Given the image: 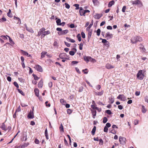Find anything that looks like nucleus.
Returning <instances> with one entry per match:
<instances>
[{"mask_svg":"<svg viewBox=\"0 0 148 148\" xmlns=\"http://www.w3.org/2000/svg\"><path fill=\"white\" fill-rule=\"evenodd\" d=\"M145 71L143 70H140L138 72L136 77L138 79L142 80L145 77Z\"/></svg>","mask_w":148,"mask_h":148,"instance_id":"1","label":"nucleus"},{"mask_svg":"<svg viewBox=\"0 0 148 148\" xmlns=\"http://www.w3.org/2000/svg\"><path fill=\"white\" fill-rule=\"evenodd\" d=\"M119 141L121 144L124 145L126 143V139L125 138L120 136L119 137Z\"/></svg>","mask_w":148,"mask_h":148,"instance_id":"2","label":"nucleus"},{"mask_svg":"<svg viewBox=\"0 0 148 148\" xmlns=\"http://www.w3.org/2000/svg\"><path fill=\"white\" fill-rule=\"evenodd\" d=\"M59 57L60 58L62 59L67 60L68 59L66 54L64 53H62L60 54L59 55Z\"/></svg>","mask_w":148,"mask_h":148,"instance_id":"3","label":"nucleus"},{"mask_svg":"<svg viewBox=\"0 0 148 148\" xmlns=\"http://www.w3.org/2000/svg\"><path fill=\"white\" fill-rule=\"evenodd\" d=\"M118 99H119L121 101H125L126 100V98L123 95H119L117 97Z\"/></svg>","mask_w":148,"mask_h":148,"instance_id":"4","label":"nucleus"},{"mask_svg":"<svg viewBox=\"0 0 148 148\" xmlns=\"http://www.w3.org/2000/svg\"><path fill=\"white\" fill-rule=\"evenodd\" d=\"M34 68L39 72H42L43 71V69L42 67L39 65H36L34 67Z\"/></svg>","mask_w":148,"mask_h":148,"instance_id":"5","label":"nucleus"},{"mask_svg":"<svg viewBox=\"0 0 148 148\" xmlns=\"http://www.w3.org/2000/svg\"><path fill=\"white\" fill-rule=\"evenodd\" d=\"M27 117L29 119H32L34 118V114L33 111L30 110L27 115Z\"/></svg>","mask_w":148,"mask_h":148,"instance_id":"6","label":"nucleus"},{"mask_svg":"<svg viewBox=\"0 0 148 148\" xmlns=\"http://www.w3.org/2000/svg\"><path fill=\"white\" fill-rule=\"evenodd\" d=\"M68 30L67 29H66L63 31H62V32H58V34L60 35H65L68 33Z\"/></svg>","mask_w":148,"mask_h":148,"instance_id":"7","label":"nucleus"},{"mask_svg":"<svg viewBox=\"0 0 148 148\" xmlns=\"http://www.w3.org/2000/svg\"><path fill=\"white\" fill-rule=\"evenodd\" d=\"M102 16V14H96L93 16L94 18L97 19H99Z\"/></svg>","mask_w":148,"mask_h":148,"instance_id":"8","label":"nucleus"},{"mask_svg":"<svg viewBox=\"0 0 148 148\" xmlns=\"http://www.w3.org/2000/svg\"><path fill=\"white\" fill-rule=\"evenodd\" d=\"M132 4L133 5H142V3L139 0H136L132 2Z\"/></svg>","mask_w":148,"mask_h":148,"instance_id":"9","label":"nucleus"},{"mask_svg":"<svg viewBox=\"0 0 148 148\" xmlns=\"http://www.w3.org/2000/svg\"><path fill=\"white\" fill-rule=\"evenodd\" d=\"M24 25L27 30L32 33H33L34 32L32 28L27 27L26 24H25Z\"/></svg>","mask_w":148,"mask_h":148,"instance_id":"10","label":"nucleus"},{"mask_svg":"<svg viewBox=\"0 0 148 148\" xmlns=\"http://www.w3.org/2000/svg\"><path fill=\"white\" fill-rule=\"evenodd\" d=\"M21 52L22 53L23 55L29 57H31V55H29L27 52L23 51L22 50H21Z\"/></svg>","mask_w":148,"mask_h":148,"instance_id":"11","label":"nucleus"},{"mask_svg":"<svg viewBox=\"0 0 148 148\" xmlns=\"http://www.w3.org/2000/svg\"><path fill=\"white\" fill-rule=\"evenodd\" d=\"M79 12L80 13V15L81 16H85V13L84 11V10H83L82 8H80V10L79 11Z\"/></svg>","mask_w":148,"mask_h":148,"instance_id":"12","label":"nucleus"},{"mask_svg":"<svg viewBox=\"0 0 148 148\" xmlns=\"http://www.w3.org/2000/svg\"><path fill=\"white\" fill-rule=\"evenodd\" d=\"M112 35L111 34L110 32H107L106 35V37L107 38V39H110L112 37Z\"/></svg>","mask_w":148,"mask_h":148,"instance_id":"13","label":"nucleus"},{"mask_svg":"<svg viewBox=\"0 0 148 148\" xmlns=\"http://www.w3.org/2000/svg\"><path fill=\"white\" fill-rule=\"evenodd\" d=\"M104 91L103 90H101L100 92H95L94 93L95 95L99 96H101L103 93Z\"/></svg>","mask_w":148,"mask_h":148,"instance_id":"14","label":"nucleus"},{"mask_svg":"<svg viewBox=\"0 0 148 148\" xmlns=\"http://www.w3.org/2000/svg\"><path fill=\"white\" fill-rule=\"evenodd\" d=\"M106 67L108 69H110L114 68V66L109 64H107L106 65Z\"/></svg>","mask_w":148,"mask_h":148,"instance_id":"15","label":"nucleus"},{"mask_svg":"<svg viewBox=\"0 0 148 148\" xmlns=\"http://www.w3.org/2000/svg\"><path fill=\"white\" fill-rule=\"evenodd\" d=\"M50 34V32L49 31H44L43 32V33L42 35V38L44 37L45 36L49 34Z\"/></svg>","mask_w":148,"mask_h":148,"instance_id":"16","label":"nucleus"},{"mask_svg":"<svg viewBox=\"0 0 148 148\" xmlns=\"http://www.w3.org/2000/svg\"><path fill=\"white\" fill-rule=\"evenodd\" d=\"M139 46L140 48L142 50L141 51L145 52V49L144 48V46L142 44H140Z\"/></svg>","mask_w":148,"mask_h":148,"instance_id":"17","label":"nucleus"},{"mask_svg":"<svg viewBox=\"0 0 148 148\" xmlns=\"http://www.w3.org/2000/svg\"><path fill=\"white\" fill-rule=\"evenodd\" d=\"M136 38V37L132 38L131 40V42L133 44L136 43L137 42Z\"/></svg>","mask_w":148,"mask_h":148,"instance_id":"18","label":"nucleus"},{"mask_svg":"<svg viewBox=\"0 0 148 148\" xmlns=\"http://www.w3.org/2000/svg\"><path fill=\"white\" fill-rule=\"evenodd\" d=\"M114 1L113 0H112L110 1L108 4V7L109 8H110L113 5H114Z\"/></svg>","mask_w":148,"mask_h":148,"instance_id":"19","label":"nucleus"},{"mask_svg":"<svg viewBox=\"0 0 148 148\" xmlns=\"http://www.w3.org/2000/svg\"><path fill=\"white\" fill-rule=\"evenodd\" d=\"M14 19L15 20H16V21H18L17 22V24H20L21 23V21L20 19L19 18L16 17L15 16H14Z\"/></svg>","mask_w":148,"mask_h":148,"instance_id":"20","label":"nucleus"},{"mask_svg":"<svg viewBox=\"0 0 148 148\" xmlns=\"http://www.w3.org/2000/svg\"><path fill=\"white\" fill-rule=\"evenodd\" d=\"M90 56H86L84 57V59L86 63H88L90 61Z\"/></svg>","mask_w":148,"mask_h":148,"instance_id":"21","label":"nucleus"},{"mask_svg":"<svg viewBox=\"0 0 148 148\" xmlns=\"http://www.w3.org/2000/svg\"><path fill=\"white\" fill-rule=\"evenodd\" d=\"M34 92L36 95L38 97L39 96V91L38 88H35L34 89Z\"/></svg>","mask_w":148,"mask_h":148,"instance_id":"22","label":"nucleus"},{"mask_svg":"<svg viewBox=\"0 0 148 148\" xmlns=\"http://www.w3.org/2000/svg\"><path fill=\"white\" fill-rule=\"evenodd\" d=\"M91 111L92 115H93V118H95V116H96V111L95 110H91Z\"/></svg>","mask_w":148,"mask_h":148,"instance_id":"23","label":"nucleus"},{"mask_svg":"<svg viewBox=\"0 0 148 148\" xmlns=\"http://www.w3.org/2000/svg\"><path fill=\"white\" fill-rule=\"evenodd\" d=\"M0 128L3 130L6 131L7 129L6 128L5 125L4 123H2L1 125Z\"/></svg>","mask_w":148,"mask_h":148,"instance_id":"24","label":"nucleus"},{"mask_svg":"<svg viewBox=\"0 0 148 148\" xmlns=\"http://www.w3.org/2000/svg\"><path fill=\"white\" fill-rule=\"evenodd\" d=\"M47 52L46 51H43L41 53V58H42L45 57V56L46 55Z\"/></svg>","mask_w":148,"mask_h":148,"instance_id":"25","label":"nucleus"},{"mask_svg":"<svg viewBox=\"0 0 148 148\" xmlns=\"http://www.w3.org/2000/svg\"><path fill=\"white\" fill-rule=\"evenodd\" d=\"M43 86V82L41 80L38 83V87L39 88H41Z\"/></svg>","mask_w":148,"mask_h":148,"instance_id":"26","label":"nucleus"},{"mask_svg":"<svg viewBox=\"0 0 148 148\" xmlns=\"http://www.w3.org/2000/svg\"><path fill=\"white\" fill-rule=\"evenodd\" d=\"M142 108L141 110H142V112L143 113H145L146 112V111H147V110H146L145 107L143 105L142 106Z\"/></svg>","mask_w":148,"mask_h":148,"instance_id":"27","label":"nucleus"},{"mask_svg":"<svg viewBox=\"0 0 148 148\" xmlns=\"http://www.w3.org/2000/svg\"><path fill=\"white\" fill-rule=\"evenodd\" d=\"M66 39L68 41L74 43L75 42V40L73 39L69 38L68 37H66Z\"/></svg>","mask_w":148,"mask_h":148,"instance_id":"28","label":"nucleus"},{"mask_svg":"<svg viewBox=\"0 0 148 148\" xmlns=\"http://www.w3.org/2000/svg\"><path fill=\"white\" fill-rule=\"evenodd\" d=\"M136 37L137 41L141 42L143 40L142 38L140 36H137Z\"/></svg>","mask_w":148,"mask_h":148,"instance_id":"29","label":"nucleus"},{"mask_svg":"<svg viewBox=\"0 0 148 148\" xmlns=\"http://www.w3.org/2000/svg\"><path fill=\"white\" fill-rule=\"evenodd\" d=\"M56 22L58 25H61L62 24L61 23V20L60 19H58L56 21Z\"/></svg>","mask_w":148,"mask_h":148,"instance_id":"30","label":"nucleus"},{"mask_svg":"<svg viewBox=\"0 0 148 148\" xmlns=\"http://www.w3.org/2000/svg\"><path fill=\"white\" fill-rule=\"evenodd\" d=\"M96 130V127L95 126L94 127L92 131H91L92 134L94 135L95 134V132Z\"/></svg>","mask_w":148,"mask_h":148,"instance_id":"31","label":"nucleus"},{"mask_svg":"<svg viewBox=\"0 0 148 148\" xmlns=\"http://www.w3.org/2000/svg\"><path fill=\"white\" fill-rule=\"evenodd\" d=\"M92 22H91V23L89 25V26L86 28V30H88L91 28V26L93 24V21H92Z\"/></svg>","mask_w":148,"mask_h":148,"instance_id":"32","label":"nucleus"},{"mask_svg":"<svg viewBox=\"0 0 148 148\" xmlns=\"http://www.w3.org/2000/svg\"><path fill=\"white\" fill-rule=\"evenodd\" d=\"M45 28L43 27L40 29L39 32H40V33L42 34V35L43 34L45 30Z\"/></svg>","mask_w":148,"mask_h":148,"instance_id":"33","label":"nucleus"},{"mask_svg":"<svg viewBox=\"0 0 148 148\" xmlns=\"http://www.w3.org/2000/svg\"><path fill=\"white\" fill-rule=\"evenodd\" d=\"M7 36V37H8L9 38V42H10V43H11L12 44L14 45V43L12 39L10 38V37L8 36Z\"/></svg>","mask_w":148,"mask_h":148,"instance_id":"34","label":"nucleus"},{"mask_svg":"<svg viewBox=\"0 0 148 148\" xmlns=\"http://www.w3.org/2000/svg\"><path fill=\"white\" fill-rule=\"evenodd\" d=\"M91 35H92V32L90 31H89L88 33V41L90 39V38L91 37Z\"/></svg>","mask_w":148,"mask_h":148,"instance_id":"35","label":"nucleus"},{"mask_svg":"<svg viewBox=\"0 0 148 148\" xmlns=\"http://www.w3.org/2000/svg\"><path fill=\"white\" fill-rule=\"evenodd\" d=\"M77 38L78 40L79 41H80L81 40V38L80 34H78L77 36Z\"/></svg>","mask_w":148,"mask_h":148,"instance_id":"36","label":"nucleus"},{"mask_svg":"<svg viewBox=\"0 0 148 148\" xmlns=\"http://www.w3.org/2000/svg\"><path fill=\"white\" fill-rule=\"evenodd\" d=\"M60 103L63 105H64L66 103V101L63 99H61L60 100Z\"/></svg>","mask_w":148,"mask_h":148,"instance_id":"37","label":"nucleus"},{"mask_svg":"<svg viewBox=\"0 0 148 148\" xmlns=\"http://www.w3.org/2000/svg\"><path fill=\"white\" fill-rule=\"evenodd\" d=\"M107 118L106 117H105L103 118V123H105L107 122Z\"/></svg>","mask_w":148,"mask_h":148,"instance_id":"38","label":"nucleus"},{"mask_svg":"<svg viewBox=\"0 0 148 148\" xmlns=\"http://www.w3.org/2000/svg\"><path fill=\"white\" fill-rule=\"evenodd\" d=\"M60 130L61 131H62L63 132H64L63 127L62 124H60Z\"/></svg>","mask_w":148,"mask_h":148,"instance_id":"39","label":"nucleus"},{"mask_svg":"<svg viewBox=\"0 0 148 148\" xmlns=\"http://www.w3.org/2000/svg\"><path fill=\"white\" fill-rule=\"evenodd\" d=\"M91 108L93 109V110H94L95 109L96 110L98 109V108L97 107H95V105H91Z\"/></svg>","mask_w":148,"mask_h":148,"instance_id":"40","label":"nucleus"},{"mask_svg":"<svg viewBox=\"0 0 148 148\" xmlns=\"http://www.w3.org/2000/svg\"><path fill=\"white\" fill-rule=\"evenodd\" d=\"M79 45V49L80 50H82L83 49V43H81Z\"/></svg>","mask_w":148,"mask_h":148,"instance_id":"41","label":"nucleus"},{"mask_svg":"<svg viewBox=\"0 0 148 148\" xmlns=\"http://www.w3.org/2000/svg\"><path fill=\"white\" fill-rule=\"evenodd\" d=\"M33 75L34 77V79L35 80H38L39 78L36 75L34 74H33Z\"/></svg>","mask_w":148,"mask_h":148,"instance_id":"42","label":"nucleus"},{"mask_svg":"<svg viewBox=\"0 0 148 148\" xmlns=\"http://www.w3.org/2000/svg\"><path fill=\"white\" fill-rule=\"evenodd\" d=\"M25 147V146L24 145H21L18 146L16 147L15 148H24Z\"/></svg>","mask_w":148,"mask_h":148,"instance_id":"43","label":"nucleus"},{"mask_svg":"<svg viewBox=\"0 0 148 148\" xmlns=\"http://www.w3.org/2000/svg\"><path fill=\"white\" fill-rule=\"evenodd\" d=\"M99 145H103V141L102 139H100L99 140Z\"/></svg>","mask_w":148,"mask_h":148,"instance_id":"44","label":"nucleus"},{"mask_svg":"<svg viewBox=\"0 0 148 148\" xmlns=\"http://www.w3.org/2000/svg\"><path fill=\"white\" fill-rule=\"evenodd\" d=\"M126 9V7L125 6H124L123 7L122 11L123 12H125V10Z\"/></svg>","mask_w":148,"mask_h":148,"instance_id":"45","label":"nucleus"},{"mask_svg":"<svg viewBox=\"0 0 148 148\" xmlns=\"http://www.w3.org/2000/svg\"><path fill=\"white\" fill-rule=\"evenodd\" d=\"M100 29H98L97 31V36H99L100 35Z\"/></svg>","mask_w":148,"mask_h":148,"instance_id":"46","label":"nucleus"},{"mask_svg":"<svg viewBox=\"0 0 148 148\" xmlns=\"http://www.w3.org/2000/svg\"><path fill=\"white\" fill-rule=\"evenodd\" d=\"M90 61H91L93 62H96L95 60L92 58L91 57H90Z\"/></svg>","mask_w":148,"mask_h":148,"instance_id":"47","label":"nucleus"},{"mask_svg":"<svg viewBox=\"0 0 148 148\" xmlns=\"http://www.w3.org/2000/svg\"><path fill=\"white\" fill-rule=\"evenodd\" d=\"M53 45L56 47H58V43L57 41H55L54 42Z\"/></svg>","mask_w":148,"mask_h":148,"instance_id":"48","label":"nucleus"},{"mask_svg":"<svg viewBox=\"0 0 148 148\" xmlns=\"http://www.w3.org/2000/svg\"><path fill=\"white\" fill-rule=\"evenodd\" d=\"M106 113L108 114H111L112 113L110 110H108L106 111Z\"/></svg>","mask_w":148,"mask_h":148,"instance_id":"49","label":"nucleus"},{"mask_svg":"<svg viewBox=\"0 0 148 148\" xmlns=\"http://www.w3.org/2000/svg\"><path fill=\"white\" fill-rule=\"evenodd\" d=\"M67 112L68 114H70L72 112V111L70 109H68L67 110Z\"/></svg>","mask_w":148,"mask_h":148,"instance_id":"50","label":"nucleus"},{"mask_svg":"<svg viewBox=\"0 0 148 148\" xmlns=\"http://www.w3.org/2000/svg\"><path fill=\"white\" fill-rule=\"evenodd\" d=\"M21 111V108L20 106H19L18 107L17 109L16 110V112H20Z\"/></svg>","mask_w":148,"mask_h":148,"instance_id":"51","label":"nucleus"},{"mask_svg":"<svg viewBox=\"0 0 148 148\" xmlns=\"http://www.w3.org/2000/svg\"><path fill=\"white\" fill-rule=\"evenodd\" d=\"M14 84L17 88L19 87V86L17 83L16 82H14Z\"/></svg>","mask_w":148,"mask_h":148,"instance_id":"52","label":"nucleus"},{"mask_svg":"<svg viewBox=\"0 0 148 148\" xmlns=\"http://www.w3.org/2000/svg\"><path fill=\"white\" fill-rule=\"evenodd\" d=\"M70 55L71 56H73L75 54V52L74 51H70L69 52Z\"/></svg>","mask_w":148,"mask_h":148,"instance_id":"53","label":"nucleus"},{"mask_svg":"<svg viewBox=\"0 0 148 148\" xmlns=\"http://www.w3.org/2000/svg\"><path fill=\"white\" fill-rule=\"evenodd\" d=\"M108 129L106 126H105L104 128V132H107L108 131Z\"/></svg>","mask_w":148,"mask_h":148,"instance_id":"54","label":"nucleus"},{"mask_svg":"<svg viewBox=\"0 0 148 148\" xmlns=\"http://www.w3.org/2000/svg\"><path fill=\"white\" fill-rule=\"evenodd\" d=\"M65 7L66 8H67L68 9H69V8L70 7V6L67 3H65Z\"/></svg>","mask_w":148,"mask_h":148,"instance_id":"55","label":"nucleus"},{"mask_svg":"<svg viewBox=\"0 0 148 148\" xmlns=\"http://www.w3.org/2000/svg\"><path fill=\"white\" fill-rule=\"evenodd\" d=\"M110 103H112L114 101V98L112 97V98H110Z\"/></svg>","mask_w":148,"mask_h":148,"instance_id":"56","label":"nucleus"},{"mask_svg":"<svg viewBox=\"0 0 148 148\" xmlns=\"http://www.w3.org/2000/svg\"><path fill=\"white\" fill-rule=\"evenodd\" d=\"M100 39H101L102 40V42L104 43V44L106 43V42H108V41H107L106 39H102L101 38Z\"/></svg>","mask_w":148,"mask_h":148,"instance_id":"57","label":"nucleus"},{"mask_svg":"<svg viewBox=\"0 0 148 148\" xmlns=\"http://www.w3.org/2000/svg\"><path fill=\"white\" fill-rule=\"evenodd\" d=\"M18 92L21 93L22 95H24V94L23 92L21 90L18 89Z\"/></svg>","mask_w":148,"mask_h":148,"instance_id":"58","label":"nucleus"},{"mask_svg":"<svg viewBox=\"0 0 148 148\" xmlns=\"http://www.w3.org/2000/svg\"><path fill=\"white\" fill-rule=\"evenodd\" d=\"M7 15L8 16L10 17H12V14L11 13H8Z\"/></svg>","mask_w":148,"mask_h":148,"instance_id":"59","label":"nucleus"},{"mask_svg":"<svg viewBox=\"0 0 148 148\" xmlns=\"http://www.w3.org/2000/svg\"><path fill=\"white\" fill-rule=\"evenodd\" d=\"M75 6L76 8V9L77 10L79 8V5L77 4H75L74 5Z\"/></svg>","mask_w":148,"mask_h":148,"instance_id":"60","label":"nucleus"},{"mask_svg":"<svg viewBox=\"0 0 148 148\" xmlns=\"http://www.w3.org/2000/svg\"><path fill=\"white\" fill-rule=\"evenodd\" d=\"M138 123V120H136L134 121V123L135 125H137Z\"/></svg>","mask_w":148,"mask_h":148,"instance_id":"61","label":"nucleus"},{"mask_svg":"<svg viewBox=\"0 0 148 148\" xmlns=\"http://www.w3.org/2000/svg\"><path fill=\"white\" fill-rule=\"evenodd\" d=\"M81 35H82V37L83 38H85V33L82 32V33H81Z\"/></svg>","mask_w":148,"mask_h":148,"instance_id":"62","label":"nucleus"},{"mask_svg":"<svg viewBox=\"0 0 148 148\" xmlns=\"http://www.w3.org/2000/svg\"><path fill=\"white\" fill-rule=\"evenodd\" d=\"M101 88V86L100 85H98L96 86V88L97 90H99Z\"/></svg>","mask_w":148,"mask_h":148,"instance_id":"63","label":"nucleus"},{"mask_svg":"<svg viewBox=\"0 0 148 148\" xmlns=\"http://www.w3.org/2000/svg\"><path fill=\"white\" fill-rule=\"evenodd\" d=\"M145 100L146 102L148 103V97L147 96L145 97Z\"/></svg>","mask_w":148,"mask_h":148,"instance_id":"64","label":"nucleus"}]
</instances>
